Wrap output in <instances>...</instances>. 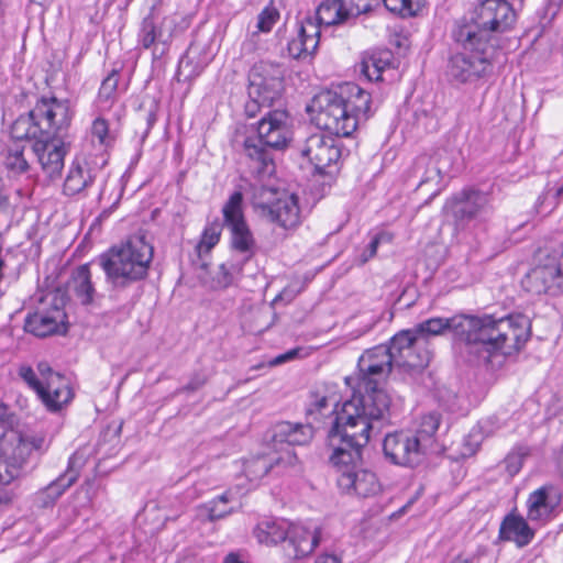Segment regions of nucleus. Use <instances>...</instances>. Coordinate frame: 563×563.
Returning a JSON list of instances; mask_svg holds the SVG:
<instances>
[{
  "label": "nucleus",
  "mask_w": 563,
  "mask_h": 563,
  "mask_svg": "<svg viewBox=\"0 0 563 563\" xmlns=\"http://www.w3.org/2000/svg\"><path fill=\"white\" fill-rule=\"evenodd\" d=\"M446 330H452L467 345L485 352L487 355L483 358L489 362L494 354L507 356L519 352L531 335V322L523 314L501 318L492 314H460L452 318H431L408 331L427 345L429 336L441 335Z\"/></svg>",
  "instance_id": "f257e3e1"
},
{
  "label": "nucleus",
  "mask_w": 563,
  "mask_h": 563,
  "mask_svg": "<svg viewBox=\"0 0 563 563\" xmlns=\"http://www.w3.org/2000/svg\"><path fill=\"white\" fill-rule=\"evenodd\" d=\"M353 404H343L341 409L330 410L331 428L328 432L329 445L332 453L329 462L341 474L345 471H356L362 460V450L368 443L372 432H379L389 419L369 417L365 410Z\"/></svg>",
  "instance_id": "f03ea898"
},
{
  "label": "nucleus",
  "mask_w": 563,
  "mask_h": 563,
  "mask_svg": "<svg viewBox=\"0 0 563 563\" xmlns=\"http://www.w3.org/2000/svg\"><path fill=\"white\" fill-rule=\"evenodd\" d=\"M391 343L377 345L362 354L357 362L356 377H346V384L354 388L358 396L344 404H353L376 419L390 418V397L380 388L382 383L395 366Z\"/></svg>",
  "instance_id": "7ed1b4c3"
},
{
  "label": "nucleus",
  "mask_w": 563,
  "mask_h": 563,
  "mask_svg": "<svg viewBox=\"0 0 563 563\" xmlns=\"http://www.w3.org/2000/svg\"><path fill=\"white\" fill-rule=\"evenodd\" d=\"M152 258L153 246L144 234H135L99 255L96 263L113 288L123 289L146 277Z\"/></svg>",
  "instance_id": "20e7f679"
},
{
  "label": "nucleus",
  "mask_w": 563,
  "mask_h": 563,
  "mask_svg": "<svg viewBox=\"0 0 563 563\" xmlns=\"http://www.w3.org/2000/svg\"><path fill=\"white\" fill-rule=\"evenodd\" d=\"M516 21V11L507 0H484L471 18L455 22L452 37L455 43L472 46L473 43L493 47L494 33L508 31Z\"/></svg>",
  "instance_id": "39448f33"
},
{
  "label": "nucleus",
  "mask_w": 563,
  "mask_h": 563,
  "mask_svg": "<svg viewBox=\"0 0 563 563\" xmlns=\"http://www.w3.org/2000/svg\"><path fill=\"white\" fill-rule=\"evenodd\" d=\"M261 543L267 545L283 542L288 559L309 555L321 540V530H308L302 526H289L286 521H264L256 529Z\"/></svg>",
  "instance_id": "423d86ee"
},
{
  "label": "nucleus",
  "mask_w": 563,
  "mask_h": 563,
  "mask_svg": "<svg viewBox=\"0 0 563 563\" xmlns=\"http://www.w3.org/2000/svg\"><path fill=\"white\" fill-rule=\"evenodd\" d=\"M310 109L314 112L316 124L331 134L347 137L357 129L356 119L346 106L341 85L316 95L308 110Z\"/></svg>",
  "instance_id": "0eeeda50"
},
{
  "label": "nucleus",
  "mask_w": 563,
  "mask_h": 563,
  "mask_svg": "<svg viewBox=\"0 0 563 563\" xmlns=\"http://www.w3.org/2000/svg\"><path fill=\"white\" fill-rule=\"evenodd\" d=\"M563 255V245L538 252V264L529 271L521 282L528 292L541 295L551 291L553 295L561 292L560 284V258Z\"/></svg>",
  "instance_id": "6e6552de"
},
{
  "label": "nucleus",
  "mask_w": 563,
  "mask_h": 563,
  "mask_svg": "<svg viewBox=\"0 0 563 563\" xmlns=\"http://www.w3.org/2000/svg\"><path fill=\"white\" fill-rule=\"evenodd\" d=\"M464 52L451 56L448 66V74L460 82L478 79L492 71V59L495 48L485 47L473 43L465 46L456 43Z\"/></svg>",
  "instance_id": "1a4fd4ad"
},
{
  "label": "nucleus",
  "mask_w": 563,
  "mask_h": 563,
  "mask_svg": "<svg viewBox=\"0 0 563 563\" xmlns=\"http://www.w3.org/2000/svg\"><path fill=\"white\" fill-rule=\"evenodd\" d=\"M31 112L41 131V137H64L73 115L69 100L55 97L41 98Z\"/></svg>",
  "instance_id": "9d476101"
},
{
  "label": "nucleus",
  "mask_w": 563,
  "mask_h": 563,
  "mask_svg": "<svg viewBox=\"0 0 563 563\" xmlns=\"http://www.w3.org/2000/svg\"><path fill=\"white\" fill-rule=\"evenodd\" d=\"M284 76L285 69L280 64L264 60L256 63L249 73V97L274 103L282 97Z\"/></svg>",
  "instance_id": "9b49d317"
},
{
  "label": "nucleus",
  "mask_w": 563,
  "mask_h": 563,
  "mask_svg": "<svg viewBox=\"0 0 563 563\" xmlns=\"http://www.w3.org/2000/svg\"><path fill=\"white\" fill-rule=\"evenodd\" d=\"M419 437L411 431H396L385 435L383 453L385 459L398 466L413 468L420 465L427 451Z\"/></svg>",
  "instance_id": "f8f14e48"
},
{
  "label": "nucleus",
  "mask_w": 563,
  "mask_h": 563,
  "mask_svg": "<svg viewBox=\"0 0 563 563\" xmlns=\"http://www.w3.org/2000/svg\"><path fill=\"white\" fill-rule=\"evenodd\" d=\"M391 351L395 355V366L405 371L420 372L430 361L424 342L408 330H402L391 338Z\"/></svg>",
  "instance_id": "ddd939ff"
},
{
  "label": "nucleus",
  "mask_w": 563,
  "mask_h": 563,
  "mask_svg": "<svg viewBox=\"0 0 563 563\" xmlns=\"http://www.w3.org/2000/svg\"><path fill=\"white\" fill-rule=\"evenodd\" d=\"M34 443L21 434L4 440L0 453V484L9 485L21 474V470L33 451Z\"/></svg>",
  "instance_id": "4468645a"
},
{
  "label": "nucleus",
  "mask_w": 563,
  "mask_h": 563,
  "mask_svg": "<svg viewBox=\"0 0 563 563\" xmlns=\"http://www.w3.org/2000/svg\"><path fill=\"white\" fill-rule=\"evenodd\" d=\"M243 195L241 191H234L222 208L224 224L231 231V243L234 250L246 253L254 247V239L252 232L244 219Z\"/></svg>",
  "instance_id": "2eb2a0df"
},
{
  "label": "nucleus",
  "mask_w": 563,
  "mask_h": 563,
  "mask_svg": "<svg viewBox=\"0 0 563 563\" xmlns=\"http://www.w3.org/2000/svg\"><path fill=\"white\" fill-rule=\"evenodd\" d=\"M444 210L456 222H468L490 210L489 196L473 188L463 189L445 202Z\"/></svg>",
  "instance_id": "dca6fc26"
},
{
  "label": "nucleus",
  "mask_w": 563,
  "mask_h": 563,
  "mask_svg": "<svg viewBox=\"0 0 563 563\" xmlns=\"http://www.w3.org/2000/svg\"><path fill=\"white\" fill-rule=\"evenodd\" d=\"M257 136L273 150H283L291 140V123L287 111L268 110L257 123Z\"/></svg>",
  "instance_id": "f3484780"
},
{
  "label": "nucleus",
  "mask_w": 563,
  "mask_h": 563,
  "mask_svg": "<svg viewBox=\"0 0 563 563\" xmlns=\"http://www.w3.org/2000/svg\"><path fill=\"white\" fill-rule=\"evenodd\" d=\"M214 57L208 38H195L180 58L176 77L178 81H190L198 77Z\"/></svg>",
  "instance_id": "a211bd4d"
},
{
  "label": "nucleus",
  "mask_w": 563,
  "mask_h": 563,
  "mask_svg": "<svg viewBox=\"0 0 563 563\" xmlns=\"http://www.w3.org/2000/svg\"><path fill=\"white\" fill-rule=\"evenodd\" d=\"M298 150L302 157H306L317 170H322L335 163L341 151L336 146L333 137L322 132H317L308 136L299 144Z\"/></svg>",
  "instance_id": "6ab92c4d"
},
{
  "label": "nucleus",
  "mask_w": 563,
  "mask_h": 563,
  "mask_svg": "<svg viewBox=\"0 0 563 563\" xmlns=\"http://www.w3.org/2000/svg\"><path fill=\"white\" fill-rule=\"evenodd\" d=\"M32 150L47 177L54 179L60 176L68 152L63 137H41L33 143Z\"/></svg>",
  "instance_id": "aec40b11"
},
{
  "label": "nucleus",
  "mask_w": 563,
  "mask_h": 563,
  "mask_svg": "<svg viewBox=\"0 0 563 563\" xmlns=\"http://www.w3.org/2000/svg\"><path fill=\"white\" fill-rule=\"evenodd\" d=\"M272 147L260 136H247L243 142V154L247 158L251 172L258 177L271 176L275 173Z\"/></svg>",
  "instance_id": "412c9836"
},
{
  "label": "nucleus",
  "mask_w": 563,
  "mask_h": 563,
  "mask_svg": "<svg viewBox=\"0 0 563 563\" xmlns=\"http://www.w3.org/2000/svg\"><path fill=\"white\" fill-rule=\"evenodd\" d=\"M313 438V428L310 423L280 421L271 429L273 446L283 450L284 445H306Z\"/></svg>",
  "instance_id": "4be33fe9"
},
{
  "label": "nucleus",
  "mask_w": 563,
  "mask_h": 563,
  "mask_svg": "<svg viewBox=\"0 0 563 563\" xmlns=\"http://www.w3.org/2000/svg\"><path fill=\"white\" fill-rule=\"evenodd\" d=\"M338 485L362 498L373 497L382 489L376 474L369 470L345 471L338 477Z\"/></svg>",
  "instance_id": "5701e85b"
},
{
  "label": "nucleus",
  "mask_w": 563,
  "mask_h": 563,
  "mask_svg": "<svg viewBox=\"0 0 563 563\" xmlns=\"http://www.w3.org/2000/svg\"><path fill=\"white\" fill-rule=\"evenodd\" d=\"M562 501V494L553 485H544L529 495L528 519L542 521L549 519Z\"/></svg>",
  "instance_id": "b1692460"
},
{
  "label": "nucleus",
  "mask_w": 563,
  "mask_h": 563,
  "mask_svg": "<svg viewBox=\"0 0 563 563\" xmlns=\"http://www.w3.org/2000/svg\"><path fill=\"white\" fill-rule=\"evenodd\" d=\"M175 25V18L166 16L163 19L162 24L158 27L154 21L153 12H151L141 23L139 42L144 48H150L155 43L162 44L164 46L159 53L162 55L173 37Z\"/></svg>",
  "instance_id": "393cba45"
},
{
  "label": "nucleus",
  "mask_w": 563,
  "mask_h": 563,
  "mask_svg": "<svg viewBox=\"0 0 563 563\" xmlns=\"http://www.w3.org/2000/svg\"><path fill=\"white\" fill-rule=\"evenodd\" d=\"M320 38L319 25L313 18L307 16L300 23L297 38L291 40L287 45L289 56L295 59L310 57L317 49Z\"/></svg>",
  "instance_id": "a878e982"
},
{
  "label": "nucleus",
  "mask_w": 563,
  "mask_h": 563,
  "mask_svg": "<svg viewBox=\"0 0 563 563\" xmlns=\"http://www.w3.org/2000/svg\"><path fill=\"white\" fill-rule=\"evenodd\" d=\"M96 177L97 168H92L85 159L76 158L69 167L63 191L67 196L78 195L91 186Z\"/></svg>",
  "instance_id": "bb28decb"
},
{
  "label": "nucleus",
  "mask_w": 563,
  "mask_h": 563,
  "mask_svg": "<svg viewBox=\"0 0 563 563\" xmlns=\"http://www.w3.org/2000/svg\"><path fill=\"white\" fill-rule=\"evenodd\" d=\"M284 229H294L300 223L298 197L294 194L282 192V196L266 217Z\"/></svg>",
  "instance_id": "cd10ccee"
},
{
  "label": "nucleus",
  "mask_w": 563,
  "mask_h": 563,
  "mask_svg": "<svg viewBox=\"0 0 563 563\" xmlns=\"http://www.w3.org/2000/svg\"><path fill=\"white\" fill-rule=\"evenodd\" d=\"M533 536V530L529 527L527 521L519 516H507L499 528V538L501 540L514 541L520 548L529 544Z\"/></svg>",
  "instance_id": "c85d7f7f"
},
{
  "label": "nucleus",
  "mask_w": 563,
  "mask_h": 563,
  "mask_svg": "<svg viewBox=\"0 0 563 563\" xmlns=\"http://www.w3.org/2000/svg\"><path fill=\"white\" fill-rule=\"evenodd\" d=\"M63 318L64 313L59 309H55L53 314L35 312L26 318L25 329L36 336L44 338L58 332Z\"/></svg>",
  "instance_id": "c756f323"
},
{
  "label": "nucleus",
  "mask_w": 563,
  "mask_h": 563,
  "mask_svg": "<svg viewBox=\"0 0 563 563\" xmlns=\"http://www.w3.org/2000/svg\"><path fill=\"white\" fill-rule=\"evenodd\" d=\"M346 106L358 123L361 118L367 119L371 111V95L353 82L341 85Z\"/></svg>",
  "instance_id": "7c9ffc66"
},
{
  "label": "nucleus",
  "mask_w": 563,
  "mask_h": 563,
  "mask_svg": "<svg viewBox=\"0 0 563 563\" xmlns=\"http://www.w3.org/2000/svg\"><path fill=\"white\" fill-rule=\"evenodd\" d=\"M69 285L82 305L88 306L93 302L96 289L91 280L89 264L80 265L73 272Z\"/></svg>",
  "instance_id": "2f4dec72"
},
{
  "label": "nucleus",
  "mask_w": 563,
  "mask_h": 563,
  "mask_svg": "<svg viewBox=\"0 0 563 563\" xmlns=\"http://www.w3.org/2000/svg\"><path fill=\"white\" fill-rule=\"evenodd\" d=\"M82 466V459L73 454L68 460V467L64 474L52 482L46 487V493L54 499L58 498L68 487H70L79 476V468Z\"/></svg>",
  "instance_id": "473e14b6"
},
{
  "label": "nucleus",
  "mask_w": 563,
  "mask_h": 563,
  "mask_svg": "<svg viewBox=\"0 0 563 563\" xmlns=\"http://www.w3.org/2000/svg\"><path fill=\"white\" fill-rule=\"evenodd\" d=\"M347 19L349 14L345 3L341 0H324L318 7L317 18L313 20L319 26L320 24L330 26L340 24Z\"/></svg>",
  "instance_id": "72a5a7b5"
},
{
  "label": "nucleus",
  "mask_w": 563,
  "mask_h": 563,
  "mask_svg": "<svg viewBox=\"0 0 563 563\" xmlns=\"http://www.w3.org/2000/svg\"><path fill=\"white\" fill-rule=\"evenodd\" d=\"M251 190L253 208L265 218L277 203L283 192L275 187L256 184L252 185Z\"/></svg>",
  "instance_id": "f704fd0d"
},
{
  "label": "nucleus",
  "mask_w": 563,
  "mask_h": 563,
  "mask_svg": "<svg viewBox=\"0 0 563 563\" xmlns=\"http://www.w3.org/2000/svg\"><path fill=\"white\" fill-rule=\"evenodd\" d=\"M391 55L389 52L372 54L363 57L361 62V71L364 76L373 81L382 80L383 71L389 67Z\"/></svg>",
  "instance_id": "c9c22d12"
},
{
  "label": "nucleus",
  "mask_w": 563,
  "mask_h": 563,
  "mask_svg": "<svg viewBox=\"0 0 563 563\" xmlns=\"http://www.w3.org/2000/svg\"><path fill=\"white\" fill-rule=\"evenodd\" d=\"M11 136L15 140H34L41 139V131L32 112L25 115H20L11 125Z\"/></svg>",
  "instance_id": "e433bc0d"
},
{
  "label": "nucleus",
  "mask_w": 563,
  "mask_h": 563,
  "mask_svg": "<svg viewBox=\"0 0 563 563\" xmlns=\"http://www.w3.org/2000/svg\"><path fill=\"white\" fill-rule=\"evenodd\" d=\"M441 422V415L438 412H430L424 415L419 423V428L413 435L419 437L421 444H423V449L427 451L432 444V438L439 429Z\"/></svg>",
  "instance_id": "4c0bfd02"
},
{
  "label": "nucleus",
  "mask_w": 563,
  "mask_h": 563,
  "mask_svg": "<svg viewBox=\"0 0 563 563\" xmlns=\"http://www.w3.org/2000/svg\"><path fill=\"white\" fill-rule=\"evenodd\" d=\"M385 8L402 18L418 15L423 9L424 0H383Z\"/></svg>",
  "instance_id": "58836bf2"
},
{
  "label": "nucleus",
  "mask_w": 563,
  "mask_h": 563,
  "mask_svg": "<svg viewBox=\"0 0 563 563\" xmlns=\"http://www.w3.org/2000/svg\"><path fill=\"white\" fill-rule=\"evenodd\" d=\"M223 224L219 219L207 224L197 245L199 254L210 252L219 243Z\"/></svg>",
  "instance_id": "ea45409f"
},
{
  "label": "nucleus",
  "mask_w": 563,
  "mask_h": 563,
  "mask_svg": "<svg viewBox=\"0 0 563 563\" xmlns=\"http://www.w3.org/2000/svg\"><path fill=\"white\" fill-rule=\"evenodd\" d=\"M38 398L49 411H58L64 405L73 399L71 389H52L38 393Z\"/></svg>",
  "instance_id": "a19ab883"
},
{
  "label": "nucleus",
  "mask_w": 563,
  "mask_h": 563,
  "mask_svg": "<svg viewBox=\"0 0 563 563\" xmlns=\"http://www.w3.org/2000/svg\"><path fill=\"white\" fill-rule=\"evenodd\" d=\"M273 467V461L266 456H255L244 463V474L250 482L264 477Z\"/></svg>",
  "instance_id": "79ce46f5"
},
{
  "label": "nucleus",
  "mask_w": 563,
  "mask_h": 563,
  "mask_svg": "<svg viewBox=\"0 0 563 563\" xmlns=\"http://www.w3.org/2000/svg\"><path fill=\"white\" fill-rule=\"evenodd\" d=\"M423 168L424 173L421 175L420 185L428 183L439 184L441 179V168L438 166V162L428 156L419 157L415 165L416 173H419Z\"/></svg>",
  "instance_id": "37998d69"
},
{
  "label": "nucleus",
  "mask_w": 563,
  "mask_h": 563,
  "mask_svg": "<svg viewBox=\"0 0 563 563\" xmlns=\"http://www.w3.org/2000/svg\"><path fill=\"white\" fill-rule=\"evenodd\" d=\"M5 167L13 174H22L27 172L29 163L24 157L23 147L13 145L8 148L4 157Z\"/></svg>",
  "instance_id": "c03bdc74"
},
{
  "label": "nucleus",
  "mask_w": 563,
  "mask_h": 563,
  "mask_svg": "<svg viewBox=\"0 0 563 563\" xmlns=\"http://www.w3.org/2000/svg\"><path fill=\"white\" fill-rule=\"evenodd\" d=\"M530 454V449L525 445L514 448L505 457L506 471L510 476H515L522 467L523 460Z\"/></svg>",
  "instance_id": "a18cd8bd"
},
{
  "label": "nucleus",
  "mask_w": 563,
  "mask_h": 563,
  "mask_svg": "<svg viewBox=\"0 0 563 563\" xmlns=\"http://www.w3.org/2000/svg\"><path fill=\"white\" fill-rule=\"evenodd\" d=\"M229 500L230 492H227L208 504L207 510L210 521L222 519L232 512V509L227 506Z\"/></svg>",
  "instance_id": "49530a36"
},
{
  "label": "nucleus",
  "mask_w": 563,
  "mask_h": 563,
  "mask_svg": "<svg viewBox=\"0 0 563 563\" xmlns=\"http://www.w3.org/2000/svg\"><path fill=\"white\" fill-rule=\"evenodd\" d=\"M279 11L274 5L265 7L257 16V31L268 33L279 20Z\"/></svg>",
  "instance_id": "de8ad7c7"
},
{
  "label": "nucleus",
  "mask_w": 563,
  "mask_h": 563,
  "mask_svg": "<svg viewBox=\"0 0 563 563\" xmlns=\"http://www.w3.org/2000/svg\"><path fill=\"white\" fill-rule=\"evenodd\" d=\"M119 84V71L113 69L101 82L99 99L108 101L113 98Z\"/></svg>",
  "instance_id": "09e8293b"
},
{
  "label": "nucleus",
  "mask_w": 563,
  "mask_h": 563,
  "mask_svg": "<svg viewBox=\"0 0 563 563\" xmlns=\"http://www.w3.org/2000/svg\"><path fill=\"white\" fill-rule=\"evenodd\" d=\"M341 1L346 4V11H347L349 18L357 16L360 14L369 12L373 8V3L376 2V0H341Z\"/></svg>",
  "instance_id": "8fccbe9b"
},
{
  "label": "nucleus",
  "mask_w": 563,
  "mask_h": 563,
  "mask_svg": "<svg viewBox=\"0 0 563 563\" xmlns=\"http://www.w3.org/2000/svg\"><path fill=\"white\" fill-rule=\"evenodd\" d=\"M19 376L27 384L30 388H32L37 395L38 393H43L42 390V384L43 380H41L34 369L29 365H22L19 368Z\"/></svg>",
  "instance_id": "3c124183"
},
{
  "label": "nucleus",
  "mask_w": 563,
  "mask_h": 563,
  "mask_svg": "<svg viewBox=\"0 0 563 563\" xmlns=\"http://www.w3.org/2000/svg\"><path fill=\"white\" fill-rule=\"evenodd\" d=\"M42 390H52V389H71L69 386V382L60 374H52L48 379L43 382L42 384Z\"/></svg>",
  "instance_id": "603ef678"
},
{
  "label": "nucleus",
  "mask_w": 563,
  "mask_h": 563,
  "mask_svg": "<svg viewBox=\"0 0 563 563\" xmlns=\"http://www.w3.org/2000/svg\"><path fill=\"white\" fill-rule=\"evenodd\" d=\"M109 132L108 122L102 118H97L92 122L91 133L97 137L100 144H104Z\"/></svg>",
  "instance_id": "864d4df0"
},
{
  "label": "nucleus",
  "mask_w": 563,
  "mask_h": 563,
  "mask_svg": "<svg viewBox=\"0 0 563 563\" xmlns=\"http://www.w3.org/2000/svg\"><path fill=\"white\" fill-rule=\"evenodd\" d=\"M329 409V399L327 396L314 397V400L307 408L308 416L323 415Z\"/></svg>",
  "instance_id": "5fc2aeb1"
},
{
  "label": "nucleus",
  "mask_w": 563,
  "mask_h": 563,
  "mask_svg": "<svg viewBox=\"0 0 563 563\" xmlns=\"http://www.w3.org/2000/svg\"><path fill=\"white\" fill-rule=\"evenodd\" d=\"M273 103H265L264 101L257 98H250V100L245 103V113L250 118H254L262 108L269 109Z\"/></svg>",
  "instance_id": "6e6d98bb"
},
{
  "label": "nucleus",
  "mask_w": 563,
  "mask_h": 563,
  "mask_svg": "<svg viewBox=\"0 0 563 563\" xmlns=\"http://www.w3.org/2000/svg\"><path fill=\"white\" fill-rule=\"evenodd\" d=\"M217 284L219 287L227 288L233 282V276L231 271L227 267L225 264H221L219 266V273L217 274Z\"/></svg>",
  "instance_id": "4d7b16f0"
},
{
  "label": "nucleus",
  "mask_w": 563,
  "mask_h": 563,
  "mask_svg": "<svg viewBox=\"0 0 563 563\" xmlns=\"http://www.w3.org/2000/svg\"><path fill=\"white\" fill-rule=\"evenodd\" d=\"M206 383H207V376L206 375H203L201 373H195L190 377L188 384H186L181 389L184 391H188V393L196 391L199 388H201Z\"/></svg>",
  "instance_id": "13d9d810"
},
{
  "label": "nucleus",
  "mask_w": 563,
  "mask_h": 563,
  "mask_svg": "<svg viewBox=\"0 0 563 563\" xmlns=\"http://www.w3.org/2000/svg\"><path fill=\"white\" fill-rule=\"evenodd\" d=\"M472 438V435H468L463 439V449L461 451V455L463 457L472 456L478 449L479 443L477 441H473Z\"/></svg>",
  "instance_id": "bf43d9fd"
},
{
  "label": "nucleus",
  "mask_w": 563,
  "mask_h": 563,
  "mask_svg": "<svg viewBox=\"0 0 563 563\" xmlns=\"http://www.w3.org/2000/svg\"><path fill=\"white\" fill-rule=\"evenodd\" d=\"M298 462V457L297 455L290 451V450H286V455L285 456H279L275 460V464L276 465H285V466H295Z\"/></svg>",
  "instance_id": "052dcab7"
},
{
  "label": "nucleus",
  "mask_w": 563,
  "mask_h": 563,
  "mask_svg": "<svg viewBox=\"0 0 563 563\" xmlns=\"http://www.w3.org/2000/svg\"><path fill=\"white\" fill-rule=\"evenodd\" d=\"M380 243L375 239V236H373V239L371 240L368 246L366 247V250L364 251V253L362 254V263H366L367 261H369L372 257H374L377 253V247Z\"/></svg>",
  "instance_id": "680f3d73"
},
{
  "label": "nucleus",
  "mask_w": 563,
  "mask_h": 563,
  "mask_svg": "<svg viewBox=\"0 0 563 563\" xmlns=\"http://www.w3.org/2000/svg\"><path fill=\"white\" fill-rule=\"evenodd\" d=\"M298 354V350H290L284 354H280L278 356H276L275 358H273L269 364L272 366H276V365H279V364H283L289 360H292L296 357V355Z\"/></svg>",
  "instance_id": "e2e57ef3"
},
{
  "label": "nucleus",
  "mask_w": 563,
  "mask_h": 563,
  "mask_svg": "<svg viewBox=\"0 0 563 563\" xmlns=\"http://www.w3.org/2000/svg\"><path fill=\"white\" fill-rule=\"evenodd\" d=\"M298 292L299 290H295L291 287H286L283 289V291L279 292V295L276 296L274 301L284 300L286 302H290Z\"/></svg>",
  "instance_id": "0e129e2a"
},
{
  "label": "nucleus",
  "mask_w": 563,
  "mask_h": 563,
  "mask_svg": "<svg viewBox=\"0 0 563 563\" xmlns=\"http://www.w3.org/2000/svg\"><path fill=\"white\" fill-rule=\"evenodd\" d=\"M13 498L14 493L12 489L0 487V507L10 505Z\"/></svg>",
  "instance_id": "69168bd1"
},
{
  "label": "nucleus",
  "mask_w": 563,
  "mask_h": 563,
  "mask_svg": "<svg viewBox=\"0 0 563 563\" xmlns=\"http://www.w3.org/2000/svg\"><path fill=\"white\" fill-rule=\"evenodd\" d=\"M37 371L40 373V379L45 382L46 379H48V377L52 375V374H56L57 372H54L52 369V367L45 363V362H41L37 364Z\"/></svg>",
  "instance_id": "338daca9"
},
{
  "label": "nucleus",
  "mask_w": 563,
  "mask_h": 563,
  "mask_svg": "<svg viewBox=\"0 0 563 563\" xmlns=\"http://www.w3.org/2000/svg\"><path fill=\"white\" fill-rule=\"evenodd\" d=\"M316 563H342V560L336 554L325 553V554L318 556V559L316 560Z\"/></svg>",
  "instance_id": "774afa93"
}]
</instances>
